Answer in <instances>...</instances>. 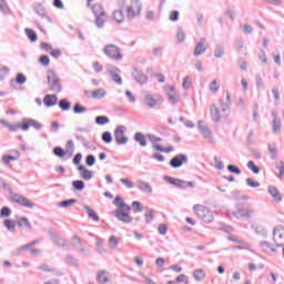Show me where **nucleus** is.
Segmentation results:
<instances>
[{
    "label": "nucleus",
    "instance_id": "nucleus-30",
    "mask_svg": "<svg viewBox=\"0 0 284 284\" xmlns=\"http://www.w3.org/2000/svg\"><path fill=\"white\" fill-rule=\"evenodd\" d=\"M91 10L94 14V17H99L101 14H105V9H103V6L101 3H94L91 6Z\"/></svg>",
    "mask_w": 284,
    "mask_h": 284
},
{
    "label": "nucleus",
    "instance_id": "nucleus-58",
    "mask_svg": "<svg viewBox=\"0 0 284 284\" xmlns=\"http://www.w3.org/2000/svg\"><path fill=\"white\" fill-rule=\"evenodd\" d=\"M97 163V158L93 154H89L85 158V164L89 165V168H92Z\"/></svg>",
    "mask_w": 284,
    "mask_h": 284
},
{
    "label": "nucleus",
    "instance_id": "nucleus-55",
    "mask_svg": "<svg viewBox=\"0 0 284 284\" xmlns=\"http://www.w3.org/2000/svg\"><path fill=\"white\" fill-rule=\"evenodd\" d=\"M77 203L75 199L64 200L59 203V207H70V205H74Z\"/></svg>",
    "mask_w": 284,
    "mask_h": 284
},
{
    "label": "nucleus",
    "instance_id": "nucleus-46",
    "mask_svg": "<svg viewBox=\"0 0 284 284\" xmlns=\"http://www.w3.org/2000/svg\"><path fill=\"white\" fill-rule=\"evenodd\" d=\"M193 276L195 281H203V278H205V271H203V268L195 270Z\"/></svg>",
    "mask_w": 284,
    "mask_h": 284
},
{
    "label": "nucleus",
    "instance_id": "nucleus-50",
    "mask_svg": "<svg viewBox=\"0 0 284 284\" xmlns=\"http://www.w3.org/2000/svg\"><path fill=\"white\" fill-rule=\"evenodd\" d=\"M65 152L67 154H69V156H72L74 154V142L72 140H69L67 142Z\"/></svg>",
    "mask_w": 284,
    "mask_h": 284
},
{
    "label": "nucleus",
    "instance_id": "nucleus-8",
    "mask_svg": "<svg viewBox=\"0 0 284 284\" xmlns=\"http://www.w3.org/2000/svg\"><path fill=\"white\" fill-rule=\"evenodd\" d=\"M10 200L12 201V203H17L21 207H28V210H32L34 207V203L30 202V200H28V197H26L19 193L12 194Z\"/></svg>",
    "mask_w": 284,
    "mask_h": 284
},
{
    "label": "nucleus",
    "instance_id": "nucleus-5",
    "mask_svg": "<svg viewBox=\"0 0 284 284\" xmlns=\"http://www.w3.org/2000/svg\"><path fill=\"white\" fill-rule=\"evenodd\" d=\"M142 97L148 108H156V105H161V103H163V98L161 95L152 94L150 91H143Z\"/></svg>",
    "mask_w": 284,
    "mask_h": 284
},
{
    "label": "nucleus",
    "instance_id": "nucleus-64",
    "mask_svg": "<svg viewBox=\"0 0 284 284\" xmlns=\"http://www.w3.org/2000/svg\"><path fill=\"white\" fill-rule=\"evenodd\" d=\"M103 143H110L112 141V133L110 131H105L102 133Z\"/></svg>",
    "mask_w": 284,
    "mask_h": 284
},
{
    "label": "nucleus",
    "instance_id": "nucleus-14",
    "mask_svg": "<svg viewBox=\"0 0 284 284\" xmlns=\"http://www.w3.org/2000/svg\"><path fill=\"white\" fill-rule=\"evenodd\" d=\"M131 77L139 83V85H145V83H148V75L136 68L132 69Z\"/></svg>",
    "mask_w": 284,
    "mask_h": 284
},
{
    "label": "nucleus",
    "instance_id": "nucleus-43",
    "mask_svg": "<svg viewBox=\"0 0 284 284\" xmlns=\"http://www.w3.org/2000/svg\"><path fill=\"white\" fill-rule=\"evenodd\" d=\"M24 32H26L28 39H29L32 43L37 42V39H39V38L37 37V32H34V30H32V29H27V30H24Z\"/></svg>",
    "mask_w": 284,
    "mask_h": 284
},
{
    "label": "nucleus",
    "instance_id": "nucleus-41",
    "mask_svg": "<svg viewBox=\"0 0 284 284\" xmlns=\"http://www.w3.org/2000/svg\"><path fill=\"white\" fill-rule=\"evenodd\" d=\"M95 123L97 125H108V123H110V118L106 115H98L95 116Z\"/></svg>",
    "mask_w": 284,
    "mask_h": 284
},
{
    "label": "nucleus",
    "instance_id": "nucleus-13",
    "mask_svg": "<svg viewBox=\"0 0 284 284\" xmlns=\"http://www.w3.org/2000/svg\"><path fill=\"white\" fill-rule=\"evenodd\" d=\"M30 128H33L34 130H41L43 128V124H41V122L31 119V118H23L22 119V130L24 132H28V130H30Z\"/></svg>",
    "mask_w": 284,
    "mask_h": 284
},
{
    "label": "nucleus",
    "instance_id": "nucleus-42",
    "mask_svg": "<svg viewBox=\"0 0 284 284\" xmlns=\"http://www.w3.org/2000/svg\"><path fill=\"white\" fill-rule=\"evenodd\" d=\"M72 185L78 192L85 190V182L83 180H75L72 182Z\"/></svg>",
    "mask_w": 284,
    "mask_h": 284
},
{
    "label": "nucleus",
    "instance_id": "nucleus-37",
    "mask_svg": "<svg viewBox=\"0 0 284 284\" xmlns=\"http://www.w3.org/2000/svg\"><path fill=\"white\" fill-rule=\"evenodd\" d=\"M3 225L4 227H7L8 232H14L16 231V227H17V222L12 221V220H9V219H6L3 221Z\"/></svg>",
    "mask_w": 284,
    "mask_h": 284
},
{
    "label": "nucleus",
    "instance_id": "nucleus-4",
    "mask_svg": "<svg viewBox=\"0 0 284 284\" xmlns=\"http://www.w3.org/2000/svg\"><path fill=\"white\" fill-rule=\"evenodd\" d=\"M103 54H105L108 59H112V61H121L123 59V54L121 53V48L114 44H106L103 48Z\"/></svg>",
    "mask_w": 284,
    "mask_h": 284
},
{
    "label": "nucleus",
    "instance_id": "nucleus-11",
    "mask_svg": "<svg viewBox=\"0 0 284 284\" xmlns=\"http://www.w3.org/2000/svg\"><path fill=\"white\" fill-rule=\"evenodd\" d=\"M106 72L110 74L112 81L116 83V85H123V79H121V69L114 65H106Z\"/></svg>",
    "mask_w": 284,
    "mask_h": 284
},
{
    "label": "nucleus",
    "instance_id": "nucleus-60",
    "mask_svg": "<svg viewBox=\"0 0 284 284\" xmlns=\"http://www.w3.org/2000/svg\"><path fill=\"white\" fill-rule=\"evenodd\" d=\"M26 81H28V78H26V75L23 73L17 74L16 83H18L19 85H23V83H26Z\"/></svg>",
    "mask_w": 284,
    "mask_h": 284
},
{
    "label": "nucleus",
    "instance_id": "nucleus-40",
    "mask_svg": "<svg viewBox=\"0 0 284 284\" xmlns=\"http://www.w3.org/2000/svg\"><path fill=\"white\" fill-rule=\"evenodd\" d=\"M58 105L60 109H62L63 112H68V110H70V108H72V103H70V101H68L65 99L60 100Z\"/></svg>",
    "mask_w": 284,
    "mask_h": 284
},
{
    "label": "nucleus",
    "instance_id": "nucleus-23",
    "mask_svg": "<svg viewBox=\"0 0 284 284\" xmlns=\"http://www.w3.org/2000/svg\"><path fill=\"white\" fill-rule=\"evenodd\" d=\"M58 98L55 94H47L43 98V103L47 108H53V105H57Z\"/></svg>",
    "mask_w": 284,
    "mask_h": 284
},
{
    "label": "nucleus",
    "instance_id": "nucleus-2",
    "mask_svg": "<svg viewBox=\"0 0 284 284\" xmlns=\"http://www.w3.org/2000/svg\"><path fill=\"white\" fill-rule=\"evenodd\" d=\"M47 83L49 84V90H51V92L59 93L63 91L61 79H59V75L52 70L47 71Z\"/></svg>",
    "mask_w": 284,
    "mask_h": 284
},
{
    "label": "nucleus",
    "instance_id": "nucleus-19",
    "mask_svg": "<svg viewBox=\"0 0 284 284\" xmlns=\"http://www.w3.org/2000/svg\"><path fill=\"white\" fill-rule=\"evenodd\" d=\"M18 227H23L24 232H32V223L26 216L18 220Z\"/></svg>",
    "mask_w": 284,
    "mask_h": 284
},
{
    "label": "nucleus",
    "instance_id": "nucleus-51",
    "mask_svg": "<svg viewBox=\"0 0 284 284\" xmlns=\"http://www.w3.org/2000/svg\"><path fill=\"white\" fill-rule=\"evenodd\" d=\"M87 111H88V108L82 106L79 103H75L74 106H73L74 114H83V112H87Z\"/></svg>",
    "mask_w": 284,
    "mask_h": 284
},
{
    "label": "nucleus",
    "instance_id": "nucleus-18",
    "mask_svg": "<svg viewBox=\"0 0 284 284\" xmlns=\"http://www.w3.org/2000/svg\"><path fill=\"white\" fill-rule=\"evenodd\" d=\"M34 12L42 19H47V21H49V23H52V18H50L48 16V13L45 12V7H43V4H41V3L36 4Z\"/></svg>",
    "mask_w": 284,
    "mask_h": 284
},
{
    "label": "nucleus",
    "instance_id": "nucleus-24",
    "mask_svg": "<svg viewBox=\"0 0 284 284\" xmlns=\"http://www.w3.org/2000/svg\"><path fill=\"white\" fill-rule=\"evenodd\" d=\"M168 97H169V101H170V103H172V105H176V103H179V93L176 92L174 87H171L169 89Z\"/></svg>",
    "mask_w": 284,
    "mask_h": 284
},
{
    "label": "nucleus",
    "instance_id": "nucleus-25",
    "mask_svg": "<svg viewBox=\"0 0 284 284\" xmlns=\"http://www.w3.org/2000/svg\"><path fill=\"white\" fill-rule=\"evenodd\" d=\"M78 171L81 174V178L84 179V181H90L93 176L92 171L88 170L84 165H79Z\"/></svg>",
    "mask_w": 284,
    "mask_h": 284
},
{
    "label": "nucleus",
    "instance_id": "nucleus-10",
    "mask_svg": "<svg viewBox=\"0 0 284 284\" xmlns=\"http://www.w3.org/2000/svg\"><path fill=\"white\" fill-rule=\"evenodd\" d=\"M273 241L276 245V247H283L284 246V226L278 225L275 226L273 230Z\"/></svg>",
    "mask_w": 284,
    "mask_h": 284
},
{
    "label": "nucleus",
    "instance_id": "nucleus-9",
    "mask_svg": "<svg viewBox=\"0 0 284 284\" xmlns=\"http://www.w3.org/2000/svg\"><path fill=\"white\" fill-rule=\"evenodd\" d=\"M235 207L236 210L231 212L232 216H234L235 219H250L252 214H254V210H245V207L241 203L236 204Z\"/></svg>",
    "mask_w": 284,
    "mask_h": 284
},
{
    "label": "nucleus",
    "instance_id": "nucleus-1",
    "mask_svg": "<svg viewBox=\"0 0 284 284\" xmlns=\"http://www.w3.org/2000/svg\"><path fill=\"white\" fill-rule=\"evenodd\" d=\"M113 205H115V207H118L113 212V216H115V219H118V221H121L122 223H132V217L130 216V212H131L132 207H130V205H128V204H125V202H123V197L116 196L113 201Z\"/></svg>",
    "mask_w": 284,
    "mask_h": 284
},
{
    "label": "nucleus",
    "instance_id": "nucleus-22",
    "mask_svg": "<svg viewBox=\"0 0 284 284\" xmlns=\"http://www.w3.org/2000/svg\"><path fill=\"white\" fill-rule=\"evenodd\" d=\"M230 105H232V98L230 92H226V104L220 100V108L224 114H230Z\"/></svg>",
    "mask_w": 284,
    "mask_h": 284
},
{
    "label": "nucleus",
    "instance_id": "nucleus-36",
    "mask_svg": "<svg viewBox=\"0 0 284 284\" xmlns=\"http://www.w3.org/2000/svg\"><path fill=\"white\" fill-rule=\"evenodd\" d=\"M97 281L98 283H109L110 277H108V272L106 271L98 272Z\"/></svg>",
    "mask_w": 284,
    "mask_h": 284
},
{
    "label": "nucleus",
    "instance_id": "nucleus-35",
    "mask_svg": "<svg viewBox=\"0 0 284 284\" xmlns=\"http://www.w3.org/2000/svg\"><path fill=\"white\" fill-rule=\"evenodd\" d=\"M108 94V91L105 89H97L91 92L92 99H103Z\"/></svg>",
    "mask_w": 284,
    "mask_h": 284
},
{
    "label": "nucleus",
    "instance_id": "nucleus-47",
    "mask_svg": "<svg viewBox=\"0 0 284 284\" xmlns=\"http://www.w3.org/2000/svg\"><path fill=\"white\" fill-rule=\"evenodd\" d=\"M65 153H67L65 150H63V148L61 146L53 148V154L59 159H63V156H65Z\"/></svg>",
    "mask_w": 284,
    "mask_h": 284
},
{
    "label": "nucleus",
    "instance_id": "nucleus-62",
    "mask_svg": "<svg viewBox=\"0 0 284 284\" xmlns=\"http://www.w3.org/2000/svg\"><path fill=\"white\" fill-rule=\"evenodd\" d=\"M176 37H178V43H183L185 41V31H183V29L180 28L178 30Z\"/></svg>",
    "mask_w": 284,
    "mask_h": 284
},
{
    "label": "nucleus",
    "instance_id": "nucleus-6",
    "mask_svg": "<svg viewBox=\"0 0 284 284\" xmlns=\"http://www.w3.org/2000/svg\"><path fill=\"white\" fill-rule=\"evenodd\" d=\"M164 181H166V183H170L171 185H174L175 187H179L180 190H185L186 187H194L195 185L194 182H187L185 180L172 178L170 175H165Z\"/></svg>",
    "mask_w": 284,
    "mask_h": 284
},
{
    "label": "nucleus",
    "instance_id": "nucleus-28",
    "mask_svg": "<svg viewBox=\"0 0 284 284\" xmlns=\"http://www.w3.org/2000/svg\"><path fill=\"white\" fill-rule=\"evenodd\" d=\"M113 19L116 23H123V21H125L123 8L113 11Z\"/></svg>",
    "mask_w": 284,
    "mask_h": 284
},
{
    "label": "nucleus",
    "instance_id": "nucleus-29",
    "mask_svg": "<svg viewBox=\"0 0 284 284\" xmlns=\"http://www.w3.org/2000/svg\"><path fill=\"white\" fill-rule=\"evenodd\" d=\"M105 21H108V14L106 13L95 16V26H97V28H100V29L104 28Z\"/></svg>",
    "mask_w": 284,
    "mask_h": 284
},
{
    "label": "nucleus",
    "instance_id": "nucleus-26",
    "mask_svg": "<svg viewBox=\"0 0 284 284\" xmlns=\"http://www.w3.org/2000/svg\"><path fill=\"white\" fill-rule=\"evenodd\" d=\"M138 190L144 192L145 194H152V186L148 182L142 180L138 181Z\"/></svg>",
    "mask_w": 284,
    "mask_h": 284
},
{
    "label": "nucleus",
    "instance_id": "nucleus-54",
    "mask_svg": "<svg viewBox=\"0 0 284 284\" xmlns=\"http://www.w3.org/2000/svg\"><path fill=\"white\" fill-rule=\"evenodd\" d=\"M275 168L280 171V174L277 175V179H283V176H284V162L283 161L276 162Z\"/></svg>",
    "mask_w": 284,
    "mask_h": 284
},
{
    "label": "nucleus",
    "instance_id": "nucleus-21",
    "mask_svg": "<svg viewBox=\"0 0 284 284\" xmlns=\"http://www.w3.org/2000/svg\"><path fill=\"white\" fill-rule=\"evenodd\" d=\"M49 235L55 245H59L60 247H68L65 240L61 239L57 233L49 231Z\"/></svg>",
    "mask_w": 284,
    "mask_h": 284
},
{
    "label": "nucleus",
    "instance_id": "nucleus-34",
    "mask_svg": "<svg viewBox=\"0 0 284 284\" xmlns=\"http://www.w3.org/2000/svg\"><path fill=\"white\" fill-rule=\"evenodd\" d=\"M89 219H92L93 221H100L99 214H97V212L94 210H92V207H90L89 205H84L83 206Z\"/></svg>",
    "mask_w": 284,
    "mask_h": 284
},
{
    "label": "nucleus",
    "instance_id": "nucleus-57",
    "mask_svg": "<svg viewBox=\"0 0 284 284\" xmlns=\"http://www.w3.org/2000/svg\"><path fill=\"white\" fill-rule=\"evenodd\" d=\"M272 125H273V134H276L277 132H281V125H282L281 119L280 120H273Z\"/></svg>",
    "mask_w": 284,
    "mask_h": 284
},
{
    "label": "nucleus",
    "instance_id": "nucleus-16",
    "mask_svg": "<svg viewBox=\"0 0 284 284\" xmlns=\"http://www.w3.org/2000/svg\"><path fill=\"white\" fill-rule=\"evenodd\" d=\"M210 115L214 123H219V121H221V119L225 116L221 114V110H219V106H216L215 104H212L210 106Z\"/></svg>",
    "mask_w": 284,
    "mask_h": 284
},
{
    "label": "nucleus",
    "instance_id": "nucleus-44",
    "mask_svg": "<svg viewBox=\"0 0 284 284\" xmlns=\"http://www.w3.org/2000/svg\"><path fill=\"white\" fill-rule=\"evenodd\" d=\"M65 263H67V265H72L73 267H79V261L77 260V257H74L72 255H67Z\"/></svg>",
    "mask_w": 284,
    "mask_h": 284
},
{
    "label": "nucleus",
    "instance_id": "nucleus-27",
    "mask_svg": "<svg viewBox=\"0 0 284 284\" xmlns=\"http://www.w3.org/2000/svg\"><path fill=\"white\" fill-rule=\"evenodd\" d=\"M135 143H139L141 148H145L148 145V141L145 140V135L141 132H136L133 136Z\"/></svg>",
    "mask_w": 284,
    "mask_h": 284
},
{
    "label": "nucleus",
    "instance_id": "nucleus-17",
    "mask_svg": "<svg viewBox=\"0 0 284 284\" xmlns=\"http://www.w3.org/2000/svg\"><path fill=\"white\" fill-rule=\"evenodd\" d=\"M72 241V247L77 252H80V254H85V246H83V243L81 242V239H79L77 235H73L71 237Z\"/></svg>",
    "mask_w": 284,
    "mask_h": 284
},
{
    "label": "nucleus",
    "instance_id": "nucleus-38",
    "mask_svg": "<svg viewBox=\"0 0 284 284\" xmlns=\"http://www.w3.org/2000/svg\"><path fill=\"white\" fill-rule=\"evenodd\" d=\"M28 250H30V246L28 244L19 246L18 248L12 251V256H21L23 255V252H28Z\"/></svg>",
    "mask_w": 284,
    "mask_h": 284
},
{
    "label": "nucleus",
    "instance_id": "nucleus-52",
    "mask_svg": "<svg viewBox=\"0 0 284 284\" xmlns=\"http://www.w3.org/2000/svg\"><path fill=\"white\" fill-rule=\"evenodd\" d=\"M247 168L253 172V174H258L261 172V168H258L256 164H254V161H248L247 162Z\"/></svg>",
    "mask_w": 284,
    "mask_h": 284
},
{
    "label": "nucleus",
    "instance_id": "nucleus-31",
    "mask_svg": "<svg viewBox=\"0 0 284 284\" xmlns=\"http://www.w3.org/2000/svg\"><path fill=\"white\" fill-rule=\"evenodd\" d=\"M13 154H16V155H3L2 163H4V165H10V161L19 160V151L14 150Z\"/></svg>",
    "mask_w": 284,
    "mask_h": 284
},
{
    "label": "nucleus",
    "instance_id": "nucleus-56",
    "mask_svg": "<svg viewBox=\"0 0 284 284\" xmlns=\"http://www.w3.org/2000/svg\"><path fill=\"white\" fill-rule=\"evenodd\" d=\"M145 223L150 224L152 221H154V211L149 210L144 214Z\"/></svg>",
    "mask_w": 284,
    "mask_h": 284
},
{
    "label": "nucleus",
    "instance_id": "nucleus-45",
    "mask_svg": "<svg viewBox=\"0 0 284 284\" xmlns=\"http://www.w3.org/2000/svg\"><path fill=\"white\" fill-rule=\"evenodd\" d=\"M225 54V48L221 45H216L214 50V58L215 59H222V57Z\"/></svg>",
    "mask_w": 284,
    "mask_h": 284
},
{
    "label": "nucleus",
    "instance_id": "nucleus-15",
    "mask_svg": "<svg viewBox=\"0 0 284 284\" xmlns=\"http://www.w3.org/2000/svg\"><path fill=\"white\" fill-rule=\"evenodd\" d=\"M206 41L207 40L205 38L200 39V42H197L193 51L194 57H201V54H205L207 50V47H205Z\"/></svg>",
    "mask_w": 284,
    "mask_h": 284
},
{
    "label": "nucleus",
    "instance_id": "nucleus-63",
    "mask_svg": "<svg viewBox=\"0 0 284 284\" xmlns=\"http://www.w3.org/2000/svg\"><path fill=\"white\" fill-rule=\"evenodd\" d=\"M214 163L216 170H225V164H223V161L219 156H214Z\"/></svg>",
    "mask_w": 284,
    "mask_h": 284
},
{
    "label": "nucleus",
    "instance_id": "nucleus-39",
    "mask_svg": "<svg viewBox=\"0 0 284 284\" xmlns=\"http://www.w3.org/2000/svg\"><path fill=\"white\" fill-rule=\"evenodd\" d=\"M153 150H156V152H165L166 154H170V152H174V146H166L163 148L161 144H154Z\"/></svg>",
    "mask_w": 284,
    "mask_h": 284
},
{
    "label": "nucleus",
    "instance_id": "nucleus-59",
    "mask_svg": "<svg viewBox=\"0 0 284 284\" xmlns=\"http://www.w3.org/2000/svg\"><path fill=\"white\" fill-rule=\"evenodd\" d=\"M201 134L203 135V139L212 141V131L210 130V128L206 126L205 129H203V131H201Z\"/></svg>",
    "mask_w": 284,
    "mask_h": 284
},
{
    "label": "nucleus",
    "instance_id": "nucleus-3",
    "mask_svg": "<svg viewBox=\"0 0 284 284\" xmlns=\"http://www.w3.org/2000/svg\"><path fill=\"white\" fill-rule=\"evenodd\" d=\"M194 212L203 221L204 223H212L214 221V213H212L211 210H209L206 206H203L201 204H195L193 206Z\"/></svg>",
    "mask_w": 284,
    "mask_h": 284
},
{
    "label": "nucleus",
    "instance_id": "nucleus-49",
    "mask_svg": "<svg viewBox=\"0 0 284 284\" xmlns=\"http://www.w3.org/2000/svg\"><path fill=\"white\" fill-rule=\"evenodd\" d=\"M146 138L149 139V141L153 144V145H158L156 143H161V141H163V139L152 134V133H148Z\"/></svg>",
    "mask_w": 284,
    "mask_h": 284
},
{
    "label": "nucleus",
    "instance_id": "nucleus-48",
    "mask_svg": "<svg viewBox=\"0 0 284 284\" xmlns=\"http://www.w3.org/2000/svg\"><path fill=\"white\" fill-rule=\"evenodd\" d=\"M12 214V210H10V207L8 206H3L0 210V219H8V216H11Z\"/></svg>",
    "mask_w": 284,
    "mask_h": 284
},
{
    "label": "nucleus",
    "instance_id": "nucleus-7",
    "mask_svg": "<svg viewBox=\"0 0 284 284\" xmlns=\"http://www.w3.org/2000/svg\"><path fill=\"white\" fill-rule=\"evenodd\" d=\"M125 126L124 125H118L114 130V139L116 145H125L130 139L128 135H125Z\"/></svg>",
    "mask_w": 284,
    "mask_h": 284
},
{
    "label": "nucleus",
    "instance_id": "nucleus-12",
    "mask_svg": "<svg viewBox=\"0 0 284 284\" xmlns=\"http://www.w3.org/2000/svg\"><path fill=\"white\" fill-rule=\"evenodd\" d=\"M187 155L180 153L170 160L169 165H171L173 169H179L182 168V165H187Z\"/></svg>",
    "mask_w": 284,
    "mask_h": 284
},
{
    "label": "nucleus",
    "instance_id": "nucleus-61",
    "mask_svg": "<svg viewBox=\"0 0 284 284\" xmlns=\"http://www.w3.org/2000/svg\"><path fill=\"white\" fill-rule=\"evenodd\" d=\"M39 63L44 68H48V65H50V58L48 55H41L39 58Z\"/></svg>",
    "mask_w": 284,
    "mask_h": 284
},
{
    "label": "nucleus",
    "instance_id": "nucleus-33",
    "mask_svg": "<svg viewBox=\"0 0 284 284\" xmlns=\"http://www.w3.org/2000/svg\"><path fill=\"white\" fill-rule=\"evenodd\" d=\"M268 148V154L273 161H276L278 158V149L276 148V144H267Z\"/></svg>",
    "mask_w": 284,
    "mask_h": 284
},
{
    "label": "nucleus",
    "instance_id": "nucleus-20",
    "mask_svg": "<svg viewBox=\"0 0 284 284\" xmlns=\"http://www.w3.org/2000/svg\"><path fill=\"white\" fill-rule=\"evenodd\" d=\"M268 194H271L272 199L276 202V203H281V201H283V195H281V191H278V189H276V186H268Z\"/></svg>",
    "mask_w": 284,
    "mask_h": 284
},
{
    "label": "nucleus",
    "instance_id": "nucleus-53",
    "mask_svg": "<svg viewBox=\"0 0 284 284\" xmlns=\"http://www.w3.org/2000/svg\"><path fill=\"white\" fill-rule=\"evenodd\" d=\"M119 245V239L114 235L109 237V247L114 250Z\"/></svg>",
    "mask_w": 284,
    "mask_h": 284
},
{
    "label": "nucleus",
    "instance_id": "nucleus-32",
    "mask_svg": "<svg viewBox=\"0 0 284 284\" xmlns=\"http://www.w3.org/2000/svg\"><path fill=\"white\" fill-rule=\"evenodd\" d=\"M251 227L252 230H254L255 234H257L258 236H262L263 239H267V231L265 230V227L261 225H254V224Z\"/></svg>",
    "mask_w": 284,
    "mask_h": 284
}]
</instances>
